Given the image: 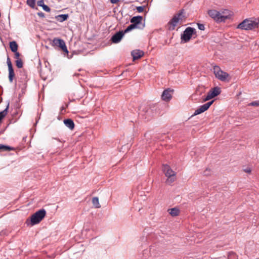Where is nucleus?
<instances>
[{
	"label": "nucleus",
	"mask_w": 259,
	"mask_h": 259,
	"mask_svg": "<svg viewBox=\"0 0 259 259\" xmlns=\"http://www.w3.org/2000/svg\"><path fill=\"white\" fill-rule=\"evenodd\" d=\"M258 24L259 18L245 19L237 26V28L245 30H252L258 27Z\"/></svg>",
	"instance_id": "obj_1"
},
{
	"label": "nucleus",
	"mask_w": 259,
	"mask_h": 259,
	"mask_svg": "<svg viewBox=\"0 0 259 259\" xmlns=\"http://www.w3.org/2000/svg\"><path fill=\"white\" fill-rule=\"evenodd\" d=\"M28 80L26 72L25 70H20L18 76V85L21 89V92L24 94L27 86Z\"/></svg>",
	"instance_id": "obj_2"
},
{
	"label": "nucleus",
	"mask_w": 259,
	"mask_h": 259,
	"mask_svg": "<svg viewBox=\"0 0 259 259\" xmlns=\"http://www.w3.org/2000/svg\"><path fill=\"white\" fill-rule=\"evenodd\" d=\"M46 215V211L45 209H41L31 215L30 217V224L33 226L39 223Z\"/></svg>",
	"instance_id": "obj_3"
},
{
	"label": "nucleus",
	"mask_w": 259,
	"mask_h": 259,
	"mask_svg": "<svg viewBox=\"0 0 259 259\" xmlns=\"http://www.w3.org/2000/svg\"><path fill=\"white\" fill-rule=\"evenodd\" d=\"M162 170L163 171L165 176L167 177L166 181L167 184L170 185L176 180V173L168 165H163Z\"/></svg>",
	"instance_id": "obj_4"
},
{
	"label": "nucleus",
	"mask_w": 259,
	"mask_h": 259,
	"mask_svg": "<svg viewBox=\"0 0 259 259\" xmlns=\"http://www.w3.org/2000/svg\"><path fill=\"white\" fill-rule=\"evenodd\" d=\"M141 114L145 116V118H149L153 116L155 113V106L152 105H146L141 106Z\"/></svg>",
	"instance_id": "obj_5"
},
{
	"label": "nucleus",
	"mask_w": 259,
	"mask_h": 259,
	"mask_svg": "<svg viewBox=\"0 0 259 259\" xmlns=\"http://www.w3.org/2000/svg\"><path fill=\"white\" fill-rule=\"evenodd\" d=\"M184 18V10L182 9L180 10L178 13L174 16L173 18L169 22L168 24L172 25V29H174L178 23L179 22H181Z\"/></svg>",
	"instance_id": "obj_6"
},
{
	"label": "nucleus",
	"mask_w": 259,
	"mask_h": 259,
	"mask_svg": "<svg viewBox=\"0 0 259 259\" xmlns=\"http://www.w3.org/2000/svg\"><path fill=\"white\" fill-rule=\"evenodd\" d=\"M196 32V30L192 27H187L181 34V39L182 42H187L189 41L192 37L193 34Z\"/></svg>",
	"instance_id": "obj_7"
},
{
	"label": "nucleus",
	"mask_w": 259,
	"mask_h": 259,
	"mask_svg": "<svg viewBox=\"0 0 259 259\" xmlns=\"http://www.w3.org/2000/svg\"><path fill=\"white\" fill-rule=\"evenodd\" d=\"M213 70L216 78L221 81H226L227 78L229 77V74L222 70L220 67L218 66H214Z\"/></svg>",
	"instance_id": "obj_8"
},
{
	"label": "nucleus",
	"mask_w": 259,
	"mask_h": 259,
	"mask_svg": "<svg viewBox=\"0 0 259 259\" xmlns=\"http://www.w3.org/2000/svg\"><path fill=\"white\" fill-rule=\"evenodd\" d=\"M52 45L60 48L63 52L68 54L69 52L64 41L60 38H55L52 41Z\"/></svg>",
	"instance_id": "obj_9"
},
{
	"label": "nucleus",
	"mask_w": 259,
	"mask_h": 259,
	"mask_svg": "<svg viewBox=\"0 0 259 259\" xmlns=\"http://www.w3.org/2000/svg\"><path fill=\"white\" fill-rule=\"evenodd\" d=\"M221 88L216 87L212 89H211L207 93V95L205 99H204V101L209 100L212 98L215 97L221 94Z\"/></svg>",
	"instance_id": "obj_10"
},
{
	"label": "nucleus",
	"mask_w": 259,
	"mask_h": 259,
	"mask_svg": "<svg viewBox=\"0 0 259 259\" xmlns=\"http://www.w3.org/2000/svg\"><path fill=\"white\" fill-rule=\"evenodd\" d=\"M7 63L8 67V71H9V81L12 83L13 81L14 77H15V73L13 69V65L11 61L10 58L8 56L7 58Z\"/></svg>",
	"instance_id": "obj_11"
},
{
	"label": "nucleus",
	"mask_w": 259,
	"mask_h": 259,
	"mask_svg": "<svg viewBox=\"0 0 259 259\" xmlns=\"http://www.w3.org/2000/svg\"><path fill=\"white\" fill-rule=\"evenodd\" d=\"M124 34L123 30L119 31L111 37L110 40L113 44H117L121 41Z\"/></svg>",
	"instance_id": "obj_12"
},
{
	"label": "nucleus",
	"mask_w": 259,
	"mask_h": 259,
	"mask_svg": "<svg viewBox=\"0 0 259 259\" xmlns=\"http://www.w3.org/2000/svg\"><path fill=\"white\" fill-rule=\"evenodd\" d=\"M173 90L168 88L164 90L161 95V99L165 102L169 101L172 98V92Z\"/></svg>",
	"instance_id": "obj_13"
},
{
	"label": "nucleus",
	"mask_w": 259,
	"mask_h": 259,
	"mask_svg": "<svg viewBox=\"0 0 259 259\" xmlns=\"http://www.w3.org/2000/svg\"><path fill=\"white\" fill-rule=\"evenodd\" d=\"M220 22H225L226 20L229 19L232 16V12L226 9L220 12Z\"/></svg>",
	"instance_id": "obj_14"
},
{
	"label": "nucleus",
	"mask_w": 259,
	"mask_h": 259,
	"mask_svg": "<svg viewBox=\"0 0 259 259\" xmlns=\"http://www.w3.org/2000/svg\"><path fill=\"white\" fill-rule=\"evenodd\" d=\"M209 16L216 22H220V12L215 10H210L208 11Z\"/></svg>",
	"instance_id": "obj_15"
},
{
	"label": "nucleus",
	"mask_w": 259,
	"mask_h": 259,
	"mask_svg": "<svg viewBox=\"0 0 259 259\" xmlns=\"http://www.w3.org/2000/svg\"><path fill=\"white\" fill-rule=\"evenodd\" d=\"M131 55L133 57V60H135L142 57L144 55V52L140 50H136L132 52Z\"/></svg>",
	"instance_id": "obj_16"
},
{
	"label": "nucleus",
	"mask_w": 259,
	"mask_h": 259,
	"mask_svg": "<svg viewBox=\"0 0 259 259\" xmlns=\"http://www.w3.org/2000/svg\"><path fill=\"white\" fill-rule=\"evenodd\" d=\"M142 19L143 17L141 16H134L131 19V22L138 26V25L141 23Z\"/></svg>",
	"instance_id": "obj_17"
},
{
	"label": "nucleus",
	"mask_w": 259,
	"mask_h": 259,
	"mask_svg": "<svg viewBox=\"0 0 259 259\" xmlns=\"http://www.w3.org/2000/svg\"><path fill=\"white\" fill-rule=\"evenodd\" d=\"M64 123L66 126L70 130H72L74 128V123L71 119H66L64 120Z\"/></svg>",
	"instance_id": "obj_18"
},
{
	"label": "nucleus",
	"mask_w": 259,
	"mask_h": 259,
	"mask_svg": "<svg viewBox=\"0 0 259 259\" xmlns=\"http://www.w3.org/2000/svg\"><path fill=\"white\" fill-rule=\"evenodd\" d=\"M213 102H214V100L209 101V102L200 106L199 107V108H200L201 110L203 112H204V111H206L209 108V107L212 104Z\"/></svg>",
	"instance_id": "obj_19"
},
{
	"label": "nucleus",
	"mask_w": 259,
	"mask_h": 259,
	"mask_svg": "<svg viewBox=\"0 0 259 259\" xmlns=\"http://www.w3.org/2000/svg\"><path fill=\"white\" fill-rule=\"evenodd\" d=\"M69 16L68 14H60L56 16V19L59 22H62L66 20Z\"/></svg>",
	"instance_id": "obj_20"
},
{
	"label": "nucleus",
	"mask_w": 259,
	"mask_h": 259,
	"mask_svg": "<svg viewBox=\"0 0 259 259\" xmlns=\"http://www.w3.org/2000/svg\"><path fill=\"white\" fill-rule=\"evenodd\" d=\"M168 211L169 213L172 217L178 216L180 213V210L176 207L168 209Z\"/></svg>",
	"instance_id": "obj_21"
},
{
	"label": "nucleus",
	"mask_w": 259,
	"mask_h": 259,
	"mask_svg": "<svg viewBox=\"0 0 259 259\" xmlns=\"http://www.w3.org/2000/svg\"><path fill=\"white\" fill-rule=\"evenodd\" d=\"M18 46L15 41L10 42V48L12 52H15L18 50Z\"/></svg>",
	"instance_id": "obj_22"
},
{
	"label": "nucleus",
	"mask_w": 259,
	"mask_h": 259,
	"mask_svg": "<svg viewBox=\"0 0 259 259\" xmlns=\"http://www.w3.org/2000/svg\"><path fill=\"white\" fill-rule=\"evenodd\" d=\"M0 150L3 151H10L14 150L15 148L9 146L0 144Z\"/></svg>",
	"instance_id": "obj_23"
},
{
	"label": "nucleus",
	"mask_w": 259,
	"mask_h": 259,
	"mask_svg": "<svg viewBox=\"0 0 259 259\" xmlns=\"http://www.w3.org/2000/svg\"><path fill=\"white\" fill-rule=\"evenodd\" d=\"M138 27V26H137L136 25H135V24L132 23V24L128 26L127 27V28L125 30H123L124 33H126L127 32H128L132 30L133 29L137 28ZM139 28H140V27H139Z\"/></svg>",
	"instance_id": "obj_24"
},
{
	"label": "nucleus",
	"mask_w": 259,
	"mask_h": 259,
	"mask_svg": "<svg viewBox=\"0 0 259 259\" xmlns=\"http://www.w3.org/2000/svg\"><path fill=\"white\" fill-rule=\"evenodd\" d=\"M92 203L96 208H100L101 205L99 202V198L97 197H95L92 199Z\"/></svg>",
	"instance_id": "obj_25"
},
{
	"label": "nucleus",
	"mask_w": 259,
	"mask_h": 259,
	"mask_svg": "<svg viewBox=\"0 0 259 259\" xmlns=\"http://www.w3.org/2000/svg\"><path fill=\"white\" fill-rule=\"evenodd\" d=\"M36 0H27L26 3L30 8L34 9L35 7Z\"/></svg>",
	"instance_id": "obj_26"
},
{
	"label": "nucleus",
	"mask_w": 259,
	"mask_h": 259,
	"mask_svg": "<svg viewBox=\"0 0 259 259\" xmlns=\"http://www.w3.org/2000/svg\"><path fill=\"white\" fill-rule=\"evenodd\" d=\"M16 65L18 68H21L23 67V62L21 59H18L16 61Z\"/></svg>",
	"instance_id": "obj_27"
},
{
	"label": "nucleus",
	"mask_w": 259,
	"mask_h": 259,
	"mask_svg": "<svg viewBox=\"0 0 259 259\" xmlns=\"http://www.w3.org/2000/svg\"><path fill=\"white\" fill-rule=\"evenodd\" d=\"M248 105L249 106H252L258 107V106H259V100L253 101V102L250 103L248 104Z\"/></svg>",
	"instance_id": "obj_28"
},
{
	"label": "nucleus",
	"mask_w": 259,
	"mask_h": 259,
	"mask_svg": "<svg viewBox=\"0 0 259 259\" xmlns=\"http://www.w3.org/2000/svg\"><path fill=\"white\" fill-rule=\"evenodd\" d=\"M40 7H41L43 10L46 12H49L51 11V9L46 5L44 4Z\"/></svg>",
	"instance_id": "obj_29"
},
{
	"label": "nucleus",
	"mask_w": 259,
	"mask_h": 259,
	"mask_svg": "<svg viewBox=\"0 0 259 259\" xmlns=\"http://www.w3.org/2000/svg\"><path fill=\"white\" fill-rule=\"evenodd\" d=\"M202 113H203V112L201 110L200 108L199 107L196 110H195V111L192 116H195V115H198L199 114H201Z\"/></svg>",
	"instance_id": "obj_30"
},
{
	"label": "nucleus",
	"mask_w": 259,
	"mask_h": 259,
	"mask_svg": "<svg viewBox=\"0 0 259 259\" xmlns=\"http://www.w3.org/2000/svg\"><path fill=\"white\" fill-rule=\"evenodd\" d=\"M198 28L200 30H204L205 29V26L204 24H200V23H197Z\"/></svg>",
	"instance_id": "obj_31"
},
{
	"label": "nucleus",
	"mask_w": 259,
	"mask_h": 259,
	"mask_svg": "<svg viewBox=\"0 0 259 259\" xmlns=\"http://www.w3.org/2000/svg\"><path fill=\"white\" fill-rule=\"evenodd\" d=\"M144 10V6H139L137 7V10L139 13H141L143 12Z\"/></svg>",
	"instance_id": "obj_32"
},
{
	"label": "nucleus",
	"mask_w": 259,
	"mask_h": 259,
	"mask_svg": "<svg viewBox=\"0 0 259 259\" xmlns=\"http://www.w3.org/2000/svg\"><path fill=\"white\" fill-rule=\"evenodd\" d=\"M244 171L246 173H250L251 172V169L250 167H247L243 169Z\"/></svg>",
	"instance_id": "obj_33"
},
{
	"label": "nucleus",
	"mask_w": 259,
	"mask_h": 259,
	"mask_svg": "<svg viewBox=\"0 0 259 259\" xmlns=\"http://www.w3.org/2000/svg\"><path fill=\"white\" fill-rule=\"evenodd\" d=\"M37 4V5L38 6L40 7L41 6H42V5L44 4V0H39V1H38Z\"/></svg>",
	"instance_id": "obj_34"
},
{
	"label": "nucleus",
	"mask_w": 259,
	"mask_h": 259,
	"mask_svg": "<svg viewBox=\"0 0 259 259\" xmlns=\"http://www.w3.org/2000/svg\"><path fill=\"white\" fill-rule=\"evenodd\" d=\"M14 53H15V57L17 59H20V58H19V57H20V53H19L18 51H16V52H14Z\"/></svg>",
	"instance_id": "obj_35"
},
{
	"label": "nucleus",
	"mask_w": 259,
	"mask_h": 259,
	"mask_svg": "<svg viewBox=\"0 0 259 259\" xmlns=\"http://www.w3.org/2000/svg\"><path fill=\"white\" fill-rule=\"evenodd\" d=\"M37 15L39 17H41V18H44L45 17V15L44 13L41 12H38L37 13Z\"/></svg>",
	"instance_id": "obj_36"
},
{
	"label": "nucleus",
	"mask_w": 259,
	"mask_h": 259,
	"mask_svg": "<svg viewBox=\"0 0 259 259\" xmlns=\"http://www.w3.org/2000/svg\"><path fill=\"white\" fill-rule=\"evenodd\" d=\"M119 1V0H110V2H111L112 4H116V3H117Z\"/></svg>",
	"instance_id": "obj_37"
},
{
	"label": "nucleus",
	"mask_w": 259,
	"mask_h": 259,
	"mask_svg": "<svg viewBox=\"0 0 259 259\" xmlns=\"http://www.w3.org/2000/svg\"><path fill=\"white\" fill-rule=\"evenodd\" d=\"M207 169H206V171H205L204 172V175H208V174L207 172Z\"/></svg>",
	"instance_id": "obj_38"
},
{
	"label": "nucleus",
	"mask_w": 259,
	"mask_h": 259,
	"mask_svg": "<svg viewBox=\"0 0 259 259\" xmlns=\"http://www.w3.org/2000/svg\"><path fill=\"white\" fill-rule=\"evenodd\" d=\"M28 222H29V220H27L26 221V223L27 224H28Z\"/></svg>",
	"instance_id": "obj_39"
}]
</instances>
